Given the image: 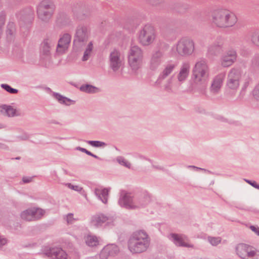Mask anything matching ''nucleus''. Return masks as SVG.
Wrapping results in <instances>:
<instances>
[{
  "instance_id": "f257e3e1",
  "label": "nucleus",
  "mask_w": 259,
  "mask_h": 259,
  "mask_svg": "<svg viewBox=\"0 0 259 259\" xmlns=\"http://www.w3.org/2000/svg\"><path fill=\"white\" fill-rule=\"evenodd\" d=\"M238 20L236 15L225 9L214 10L211 14L212 23L220 28H229L234 26Z\"/></svg>"
},
{
  "instance_id": "f03ea898",
  "label": "nucleus",
  "mask_w": 259,
  "mask_h": 259,
  "mask_svg": "<svg viewBox=\"0 0 259 259\" xmlns=\"http://www.w3.org/2000/svg\"><path fill=\"white\" fill-rule=\"evenodd\" d=\"M128 63L131 69L136 71L141 68L143 64V52L137 45L132 46L128 51Z\"/></svg>"
},
{
  "instance_id": "7ed1b4c3",
  "label": "nucleus",
  "mask_w": 259,
  "mask_h": 259,
  "mask_svg": "<svg viewBox=\"0 0 259 259\" xmlns=\"http://www.w3.org/2000/svg\"><path fill=\"white\" fill-rule=\"evenodd\" d=\"M194 81L199 85L205 84L208 80L209 76V68L204 61H198L193 70Z\"/></svg>"
},
{
  "instance_id": "20e7f679",
  "label": "nucleus",
  "mask_w": 259,
  "mask_h": 259,
  "mask_svg": "<svg viewBox=\"0 0 259 259\" xmlns=\"http://www.w3.org/2000/svg\"><path fill=\"white\" fill-rule=\"evenodd\" d=\"M148 245L147 235L143 231L136 232L129 242V248L134 253H139L145 250Z\"/></svg>"
},
{
  "instance_id": "39448f33",
  "label": "nucleus",
  "mask_w": 259,
  "mask_h": 259,
  "mask_svg": "<svg viewBox=\"0 0 259 259\" xmlns=\"http://www.w3.org/2000/svg\"><path fill=\"white\" fill-rule=\"evenodd\" d=\"M156 38V31L153 26L145 25L138 33L137 39L142 46L147 47L153 43Z\"/></svg>"
},
{
  "instance_id": "423d86ee",
  "label": "nucleus",
  "mask_w": 259,
  "mask_h": 259,
  "mask_svg": "<svg viewBox=\"0 0 259 259\" xmlns=\"http://www.w3.org/2000/svg\"><path fill=\"white\" fill-rule=\"evenodd\" d=\"M53 12V6L51 2L47 0L41 2L37 7V16L41 21H49L51 19Z\"/></svg>"
},
{
  "instance_id": "0eeeda50",
  "label": "nucleus",
  "mask_w": 259,
  "mask_h": 259,
  "mask_svg": "<svg viewBox=\"0 0 259 259\" xmlns=\"http://www.w3.org/2000/svg\"><path fill=\"white\" fill-rule=\"evenodd\" d=\"M90 35V29L85 25H78L75 31L74 35V44L80 46L84 44Z\"/></svg>"
},
{
  "instance_id": "6e6552de",
  "label": "nucleus",
  "mask_w": 259,
  "mask_h": 259,
  "mask_svg": "<svg viewBox=\"0 0 259 259\" xmlns=\"http://www.w3.org/2000/svg\"><path fill=\"white\" fill-rule=\"evenodd\" d=\"M195 45L193 40L188 38L180 40L176 46V51L181 56H189L194 51Z\"/></svg>"
},
{
  "instance_id": "1a4fd4ad",
  "label": "nucleus",
  "mask_w": 259,
  "mask_h": 259,
  "mask_svg": "<svg viewBox=\"0 0 259 259\" xmlns=\"http://www.w3.org/2000/svg\"><path fill=\"white\" fill-rule=\"evenodd\" d=\"M241 76V71L233 68L229 72L227 77V85L231 90H236L239 86Z\"/></svg>"
},
{
  "instance_id": "9d476101",
  "label": "nucleus",
  "mask_w": 259,
  "mask_h": 259,
  "mask_svg": "<svg viewBox=\"0 0 259 259\" xmlns=\"http://www.w3.org/2000/svg\"><path fill=\"white\" fill-rule=\"evenodd\" d=\"M109 60L110 67L114 71L118 70L123 63V58L121 57L120 52L117 50L111 52Z\"/></svg>"
},
{
  "instance_id": "9b49d317",
  "label": "nucleus",
  "mask_w": 259,
  "mask_h": 259,
  "mask_svg": "<svg viewBox=\"0 0 259 259\" xmlns=\"http://www.w3.org/2000/svg\"><path fill=\"white\" fill-rule=\"evenodd\" d=\"M71 39V36L68 33L64 34L59 39L57 48V52L62 54L68 49Z\"/></svg>"
},
{
  "instance_id": "f8f14e48",
  "label": "nucleus",
  "mask_w": 259,
  "mask_h": 259,
  "mask_svg": "<svg viewBox=\"0 0 259 259\" xmlns=\"http://www.w3.org/2000/svg\"><path fill=\"white\" fill-rule=\"evenodd\" d=\"M238 254L243 259H251L253 254V247L246 244H239L237 247Z\"/></svg>"
},
{
  "instance_id": "ddd939ff",
  "label": "nucleus",
  "mask_w": 259,
  "mask_h": 259,
  "mask_svg": "<svg viewBox=\"0 0 259 259\" xmlns=\"http://www.w3.org/2000/svg\"><path fill=\"white\" fill-rule=\"evenodd\" d=\"M236 59V53L234 51H229L223 56L221 61V65L224 67L231 66Z\"/></svg>"
},
{
  "instance_id": "4468645a",
  "label": "nucleus",
  "mask_w": 259,
  "mask_h": 259,
  "mask_svg": "<svg viewBox=\"0 0 259 259\" xmlns=\"http://www.w3.org/2000/svg\"><path fill=\"white\" fill-rule=\"evenodd\" d=\"M224 76V74H219L214 78L210 88L211 92L217 93L219 91L223 84Z\"/></svg>"
},
{
  "instance_id": "2eb2a0df",
  "label": "nucleus",
  "mask_w": 259,
  "mask_h": 259,
  "mask_svg": "<svg viewBox=\"0 0 259 259\" xmlns=\"http://www.w3.org/2000/svg\"><path fill=\"white\" fill-rule=\"evenodd\" d=\"M0 113L10 117L19 115V111L16 109L6 105L0 106Z\"/></svg>"
},
{
  "instance_id": "dca6fc26",
  "label": "nucleus",
  "mask_w": 259,
  "mask_h": 259,
  "mask_svg": "<svg viewBox=\"0 0 259 259\" xmlns=\"http://www.w3.org/2000/svg\"><path fill=\"white\" fill-rule=\"evenodd\" d=\"M171 237L175 240V243L178 246L185 247L191 246L189 244L186 237L183 235L172 234Z\"/></svg>"
},
{
  "instance_id": "f3484780",
  "label": "nucleus",
  "mask_w": 259,
  "mask_h": 259,
  "mask_svg": "<svg viewBox=\"0 0 259 259\" xmlns=\"http://www.w3.org/2000/svg\"><path fill=\"white\" fill-rule=\"evenodd\" d=\"M119 203L121 205L124 206L126 207H135V206L132 203V199L131 196L127 194L122 196L120 199Z\"/></svg>"
},
{
  "instance_id": "a211bd4d",
  "label": "nucleus",
  "mask_w": 259,
  "mask_h": 259,
  "mask_svg": "<svg viewBox=\"0 0 259 259\" xmlns=\"http://www.w3.org/2000/svg\"><path fill=\"white\" fill-rule=\"evenodd\" d=\"M190 66L189 64H184L180 70V73L178 76V80L180 81L184 80L188 76L189 72Z\"/></svg>"
},
{
  "instance_id": "6ab92c4d",
  "label": "nucleus",
  "mask_w": 259,
  "mask_h": 259,
  "mask_svg": "<svg viewBox=\"0 0 259 259\" xmlns=\"http://www.w3.org/2000/svg\"><path fill=\"white\" fill-rule=\"evenodd\" d=\"M96 194L100 198L104 203L107 201V196L108 194V190L105 188H98L95 190Z\"/></svg>"
},
{
  "instance_id": "aec40b11",
  "label": "nucleus",
  "mask_w": 259,
  "mask_h": 259,
  "mask_svg": "<svg viewBox=\"0 0 259 259\" xmlns=\"http://www.w3.org/2000/svg\"><path fill=\"white\" fill-rule=\"evenodd\" d=\"M21 217L26 221H32L35 219L33 208L27 209L22 212Z\"/></svg>"
},
{
  "instance_id": "412c9836",
  "label": "nucleus",
  "mask_w": 259,
  "mask_h": 259,
  "mask_svg": "<svg viewBox=\"0 0 259 259\" xmlns=\"http://www.w3.org/2000/svg\"><path fill=\"white\" fill-rule=\"evenodd\" d=\"M93 48L94 47L93 42L90 41L85 47L83 56L82 58L83 61H87L89 59L93 52Z\"/></svg>"
},
{
  "instance_id": "4be33fe9",
  "label": "nucleus",
  "mask_w": 259,
  "mask_h": 259,
  "mask_svg": "<svg viewBox=\"0 0 259 259\" xmlns=\"http://www.w3.org/2000/svg\"><path fill=\"white\" fill-rule=\"evenodd\" d=\"M118 251V249L117 246L115 245H110L107 246L103 249L101 252L102 255H104L106 253H109L111 255H114Z\"/></svg>"
},
{
  "instance_id": "5701e85b",
  "label": "nucleus",
  "mask_w": 259,
  "mask_h": 259,
  "mask_svg": "<svg viewBox=\"0 0 259 259\" xmlns=\"http://www.w3.org/2000/svg\"><path fill=\"white\" fill-rule=\"evenodd\" d=\"M224 51V48L222 44L214 45L210 49L211 54L219 56L221 55Z\"/></svg>"
},
{
  "instance_id": "b1692460",
  "label": "nucleus",
  "mask_w": 259,
  "mask_h": 259,
  "mask_svg": "<svg viewBox=\"0 0 259 259\" xmlns=\"http://www.w3.org/2000/svg\"><path fill=\"white\" fill-rule=\"evenodd\" d=\"M52 253L54 254L58 259H66L67 254L60 248H53L51 250Z\"/></svg>"
},
{
  "instance_id": "393cba45",
  "label": "nucleus",
  "mask_w": 259,
  "mask_h": 259,
  "mask_svg": "<svg viewBox=\"0 0 259 259\" xmlns=\"http://www.w3.org/2000/svg\"><path fill=\"white\" fill-rule=\"evenodd\" d=\"M54 96L58 102L61 104H64L66 105H70L74 103V101L63 97L59 94H55Z\"/></svg>"
},
{
  "instance_id": "a878e982",
  "label": "nucleus",
  "mask_w": 259,
  "mask_h": 259,
  "mask_svg": "<svg viewBox=\"0 0 259 259\" xmlns=\"http://www.w3.org/2000/svg\"><path fill=\"white\" fill-rule=\"evenodd\" d=\"M80 90L88 93H95L100 91L99 88L88 84L82 85L80 88Z\"/></svg>"
},
{
  "instance_id": "bb28decb",
  "label": "nucleus",
  "mask_w": 259,
  "mask_h": 259,
  "mask_svg": "<svg viewBox=\"0 0 259 259\" xmlns=\"http://www.w3.org/2000/svg\"><path fill=\"white\" fill-rule=\"evenodd\" d=\"M86 243L89 246H94L99 244V241L95 236H88L86 239Z\"/></svg>"
},
{
  "instance_id": "cd10ccee",
  "label": "nucleus",
  "mask_w": 259,
  "mask_h": 259,
  "mask_svg": "<svg viewBox=\"0 0 259 259\" xmlns=\"http://www.w3.org/2000/svg\"><path fill=\"white\" fill-rule=\"evenodd\" d=\"M176 65L174 64H169L167 65L162 73L163 77L168 76L175 68Z\"/></svg>"
},
{
  "instance_id": "c85d7f7f",
  "label": "nucleus",
  "mask_w": 259,
  "mask_h": 259,
  "mask_svg": "<svg viewBox=\"0 0 259 259\" xmlns=\"http://www.w3.org/2000/svg\"><path fill=\"white\" fill-rule=\"evenodd\" d=\"M107 220L106 217L101 215L94 218L93 221V223L95 226L98 227L100 226L102 223L105 222Z\"/></svg>"
},
{
  "instance_id": "c756f323",
  "label": "nucleus",
  "mask_w": 259,
  "mask_h": 259,
  "mask_svg": "<svg viewBox=\"0 0 259 259\" xmlns=\"http://www.w3.org/2000/svg\"><path fill=\"white\" fill-rule=\"evenodd\" d=\"M35 219H39L45 214V211L39 208L33 207Z\"/></svg>"
},
{
  "instance_id": "7c9ffc66",
  "label": "nucleus",
  "mask_w": 259,
  "mask_h": 259,
  "mask_svg": "<svg viewBox=\"0 0 259 259\" xmlns=\"http://www.w3.org/2000/svg\"><path fill=\"white\" fill-rule=\"evenodd\" d=\"M251 39L254 44L259 45V31L253 32L251 35Z\"/></svg>"
},
{
  "instance_id": "2f4dec72",
  "label": "nucleus",
  "mask_w": 259,
  "mask_h": 259,
  "mask_svg": "<svg viewBox=\"0 0 259 259\" xmlns=\"http://www.w3.org/2000/svg\"><path fill=\"white\" fill-rule=\"evenodd\" d=\"M2 87L6 91L11 94H16L18 92L17 90L12 88L8 84H2Z\"/></svg>"
},
{
  "instance_id": "473e14b6",
  "label": "nucleus",
  "mask_w": 259,
  "mask_h": 259,
  "mask_svg": "<svg viewBox=\"0 0 259 259\" xmlns=\"http://www.w3.org/2000/svg\"><path fill=\"white\" fill-rule=\"evenodd\" d=\"M208 241L212 245H217L221 242V238L219 237H209Z\"/></svg>"
},
{
  "instance_id": "72a5a7b5",
  "label": "nucleus",
  "mask_w": 259,
  "mask_h": 259,
  "mask_svg": "<svg viewBox=\"0 0 259 259\" xmlns=\"http://www.w3.org/2000/svg\"><path fill=\"white\" fill-rule=\"evenodd\" d=\"M88 143L94 147H101L105 145L104 143L100 141H89Z\"/></svg>"
},
{
  "instance_id": "f704fd0d",
  "label": "nucleus",
  "mask_w": 259,
  "mask_h": 259,
  "mask_svg": "<svg viewBox=\"0 0 259 259\" xmlns=\"http://www.w3.org/2000/svg\"><path fill=\"white\" fill-rule=\"evenodd\" d=\"M117 160L120 164L124 165L126 167H130V163L126 161L124 159L122 158H118Z\"/></svg>"
},
{
  "instance_id": "c9c22d12",
  "label": "nucleus",
  "mask_w": 259,
  "mask_h": 259,
  "mask_svg": "<svg viewBox=\"0 0 259 259\" xmlns=\"http://www.w3.org/2000/svg\"><path fill=\"white\" fill-rule=\"evenodd\" d=\"M251 259H259V251L256 250L254 248L253 250V254Z\"/></svg>"
},
{
  "instance_id": "e433bc0d",
  "label": "nucleus",
  "mask_w": 259,
  "mask_h": 259,
  "mask_svg": "<svg viewBox=\"0 0 259 259\" xmlns=\"http://www.w3.org/2000/svg\"><path fill=\"white\" fill-rule=\"evenodd\" d=\"M253 94L255 98H259V83L253 91Z\"/></svg>"
},
{
  "instance_id": "4c0bfd02",
  "label": "nucleus",
  "mask_w": 259,
  "mask_h": 259,
  "mask_svg": "<svg viewBox=\"0 0 259 259\" xmlns=\"http://www.w3.org/2000/svg\"><path fill=\"white\" fill-rule=\"evenodd\" d=\"M250 228L253 232H254L256 234H257V235L259 236V228L258 227H255L254 226H251L250 227Z\"/></svg>"
},
{
  "instance_id": "58836bf2",
  "label": "nucleus",
  "mask_w": 259,
  "mask_h": 259,
  "mask_svg": "<svg viewBox=\"0 0 259 259\" xmlns=\"http://www.w3.org/2000/svg\"><path fill=\"white\" fill-rule=\"evenodd\" d=\"M23 181L24 183H29L32 181V178L25 177L23 178Z\"/></svg>"
},
{
  "instance_id": "ea45409f",
  "label": "nucleus",
  "mask_w": 259,
  "mask_h": 259,
  "mask_svg": "<svg viewBox=\"0 0 259 259\" xmlns=\"http://www.w3.org/2000/svg\"><path fill=\"white\" fill-rule=\"evenodd\" d=\"M7 243V240L5 238H0V246L5 244Z\"/></svg>"
},
{
  "instance_id": "a19ab883",
  "label": "nucleus",
  "mask_w": 259,
  "mask_h": 259,
  "mask_svg": "<svg viewBox=\"0 0 259 259\" xmlns=\"http://www.w3.org/2000/svg\"><path fill=\"white\" fill-rule=\"evenodd\" d=\"M72 219V214L68 215L67 217V221L68 223H71Z\"/></svg>"
},
{
  "instance_id": "79ce46f5",
  "label": "nucleus",
  "mask_w": 259,
  "mask_h": 259,
  "mask_svg": "<svg viewBox=\"0 0 259 259\" xmlns=\"http://www.w3.org/2000/svg\"><path fill=\"white\" fill-rule=\"evenodd\" d=\"M71 188L77 191H79L81 189V188L78 186H72Z\"/></svg>"
},
{
  "instance_id": "37998d69",
  "label": "nucleus",
  "mask_w": 259,
  "mask_h": 259,
  "mask_svg": "<svg viewBox=\"0 0 259 259\" xmlns=\"http://www.w3.org/2000/svg\"><path fill=\"white\" fill-rule=\"evenodd\" d=\"M248 183H250L252 186H254V187H256V188H259V186H257L256 183L255 182H253L252 183H251L250 182H249L248 181H247Z\"/></svg>"
},
{
  "instance_id": "c03bdc74",
  "label": "nucleus",
  "mask_w": 259,
  "mask_h": 259,
  "mask_svg": "<svg viewBox=\"0 0 259 259\" xmlns=\"http://www.w3.org/2000/svg\"><path fill=\"white\" fill-rule=\"evenodd\" d=\"M77 149H78V150H80L81 151L83 152H84L85 151H86V149H84V148H80V147H79V148H77Z\"/></svg>"
},
{
  "instance_id": "a18cd8bd",
  "label": "nucleus",
  "mask_w": 259,
  "mask_h": 259,
  "mask_svg": "<svg viewBox=\"0 0 259 259\" xmlns=\"http://www.w3.org/2000/svg\"><path fill=\"white\" fill-rule=\"evenodd\" d=\"M84 152L86 153L88 155H93L90 152L88 151L87 150H86V151H85Z\"/></svg>"
},
{
  "instance_id": "49530a36",
  "label": "nucleus",
  "mask_w": 259,
  "mask_h": 259,
  "mask_svg": "<svg viewBox=\"0 0 259 259\" xmlns=\"http://www.w3.org/2000/svg\"><path fill=\"white\" fill-rule=\"evenodd\" d=\"M250 81V78H248V79H247V84H248V83H249V81Z\"/></svg>"
}]
</instances>
